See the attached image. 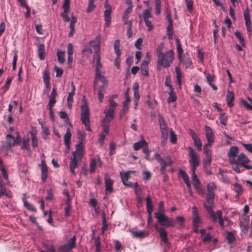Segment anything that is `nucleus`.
I'll return each instance as SVG.
<instances>
[{"instance_id": "nucleus-56", "label": "nucleus", "mask_w": 252, "mask_h": 252, "mask_svg": "<svg viewBox=\"0 0 252 252\" xmlns=\"http://www.w3.org/2000/svg\"><path fill=\"white\" fill-rule=\"evenodd\" d=\"M235 35L237 38L240 40V43L243 46H245V43L244 39L242 35L241 32L239 31H236L235 33Z\"/></svg>"}, {"instance_id": "nucleus-9", "label": "nucleus", "mask_w": 252, "mask_h": 252, "mask_svg": "<svg viewBox=\"0 0 252 252\" xmlns=\"http://www.w3.org/2000/svg\"><path fill=\"white\" fill-rule=\"evenodd\" d=\"M105 184V193L109 194L113 190V181L110 178L107 173L104 175Z\"/></svg>"}, {"instance_id": "nucleus-63", "label": "nucleus", "mask_w": 252, "mask_h": 252, "mask_svg": "<svg viewBox=\"0 0 252 252\" xmlns=\"http://www.w3.org/2000/svg\"><path fill=\"white\" fill-rule=\"evenodd\" d=\"M220 124L225 126L226 125L227 116L225 115V113H221L220 114Z\"/></svg>"}, {"instance_id": "nucleus-64", "label": "nucleus", "mask_w": 252, "mask_h": 252, "mask_svg": "<svg viewBox=\"0 0 252 252\" xmlns=\"http://www.w3.org/2000/svg\"><path fill=\"white\" fill-rule=\"evenodd\" d=\"M60 252H70L71 249L66 244L61 245L59 248Z\"/></svg>"}, {"instance_id": "nucleus-14", "label": "nucleus", "mask_w": 252, "mask_h": 252, "mask_svg": "<svg viewBox=\"0 0 252 252\" xmlns=\"http://www.w3.org/2000/svg\"><path fill=\"white\" fill-rule=\"evenodd\" d=\"M189 134L194 141L195 146L197 150L200 151L202 150V143L197 134L195 133L192 129H189Z\"/></svg>"}, {"instance_id": "nucleus-35", "label": "nucleus", "mask_w": 252, "mask_h": 252, "mask_svg": "<svg viewBox=\"0 0 252 252\" xmlns=\"http://www.w3.org/2000/svg\"><path fill=\"white\" fill-rule=\"evenodd\" d=\"M193 222L194 224H199L200 222V217L198 215L197 211L196 210L195 207L193 208L192 211Z\"/></svg>"}, {"instance_id": "nucleus-18", "label": "nucleus", "mask_w": 252, "mask_h": 252, "mask_svg": "<svg viewBox=\"0 0 252 252\" xmlns=\"http://www.w3.org/2000/svg\"><path fill=\"white\" fill-rule=\"evenodd\" d=\"M98 81H100L103 83V85L101 86L104 87V89L107 84V80L106 78L103 75L101 74V73H99V75L95 74V79L94 82V89H95L97 86V83Z\"/></svg>"}, {"instance_id": "nucleus-20", "label": "nucleus", "mask_w": 252, "mask_h": 252, "mask_svg": "<svg viewBox=\"0 0 252 252\" xmlns=\"http://www.w3.org/2000/svg\"><path fill=\"white\" fill-rule=\"evenodd\" d=\"M236 163L241 166H243L245 164L248 163L250 162V160L248 158L246 155L244 153H241L237 157Z\"/></svg>"}, {"instance_id": "nucleus-28", "label": "nucleus", "mask_w": 252, "mask_h": 252, "mask_svg": "<svg viewBox=\"0 0 252 252\" xmlns=\"http://www.w3.org/2000/svg\"><path fill=\"white\" fill-rule=\"evenodd\" d=\"M19 3H20L21 6L24 7L26 8L27 11L25 13V17L28 19L30 16L31 9L29 6L27 5L25 0H17Z\"/></svg>"}, {"instance_id": "nucleus-13", "label": "nucleus", "mask_w": 252, "mask_h": 252, "mask_svg": "<svg viewBox=\"0 0 252 252\" xmlns=\"http://www.w3.org/2000/svg\"><path fill=\"white\" fill-rule=\"evenodd\" d=\"M238 153L239 150L237 147L233 146L230 148L228 153V156L230 159V163H236L237 162L235 158H236Z\"/></svg>"}, {"instance_id": "nucleus-39", "label": "nucleus", "mask_w": 252, "mask_h": 252, "mask_svg": "<svg viewBox=\"0 0 252 252\" xmlns=\"http://www.w3.org/2000/svg\"><path fill=\"white\" fill-rule=\"evenodd\" d=\"M23 201L24 204L25 206L29 210L31 211H33L34 212H36V210L35 208L31 203H29L28 200L25 198H23Z\"/></svg>"}, {"instance_id": "nucleus-59", "label": "nucleus", "mask_w": 252, "mask_h": 252, "mask_svg": "<svg viewBox=\"0 0 252 252\" xmlns=\"http://www.w3.org/2000/svg\"><path fill=\"white\" fill-rule=\"evenodd\" d=\"M42 137L44 139H46L47 136L49 134V130L46 126H42Z\"/></svg>"}, {"instance_id": "nucleus-16", "label": "nucleus", "mask_w": 252, "mask_h": 252, "mask_svg": "<svg viewBox=\"0 0 252 252\" xmlns=\"http://www.w3.org/2000/svg\"><path fill=\"white\" fill-rule=\"evenodd\" d=\"M206 135L208 141V144L211 146L214 142V137L212 128L208 126H205Z\"/></svg>"}, {"instance_id": "nucleus-41", "label": "nucleus", "mask_w": 252, "mask_h": 252, "mask_svg": "<svg viewBox=\"0 0 252 252\" xmlns=\"http://www.w3.org/2000/svg\"><path fill=\"white\" fill-rule=\"evenodd\" d=\"M164 45V43L161 42L157 46L156 48V52L158 57H159V56H161V55L165 53L163 52Z\"/></svg>"}, {"instance_id": "nucleus-26", "label": "nucleus", "mask_w": 252, "mask_h": 252, "mask_svg": "<svg viewBox=\"0 0 252 252\" xmlns=\"http://www.w3.org/2000/svg\"><path fill=\"white\" fill-rule=\"evenodd\" d=\"M128 90L129 88L127 89L125 94L126 95V100L123 102V108L122 110V111H123L124 113H125L128 110V105L130 101V98L128 95Z\"/></svg>"}, {"instance_id": "nucleus-27", "label": "nucleus", "mask_w": 252, "mask_h": 252, "mask_svg": "<svg viewBox=\"0 0 252 252\" xmlns=\"http://www.w3.org/2000/svg\"><path fill=\"white\" fill-rule=\"evenodd\" d=\"M146 200L148 215L152 214L153 210V205L151 196L150 195H148L146 198Z\"/></svg>"}, {"instance_id": "nucleus-1", "label": "nucleus", "mask_w": 252, "mask_h": 252, "mask_svg": "<svg viewBox=\"0 0 252 252\" xmlns=\"http://www.w3.org/2000/svg\"><path fill=\"white\" fill-rule=\"evenodd\" d=\"M174 59V52L172 50L166 52L158 57L157 67L158 70H160L162 67L168 68L173 63Z\"/></svg>"}, {"instance_id": "nucleus-62", "label": "nucleus", "mask_w": 252, "mask_h": 252, "mask_svg": "<svg viewBox=\"0 0 252 252\" xmlns=\"http://www.w3.org/2000/svg\"><path fill=\"white\" fill-rule=\"evenodd\" d=\"M170 140L172 144H175L177 142V136L172 129L170 130Z\"/></svg>"}, {"instance_id": "nucleus-46", "label": "nucleus", "mask_w": 252, "mask_h": 252, "mask_svg": "<svg viewBox=\"0 0 252 252\" xmlns=\"http://www.w3.org/2000/svg\"><path fill=\"white\" fill-rule=\"evenodd\" d=\"M76 237L74 236L72 238L69 239L65 244L71 250L75 246Z\"/></svg>"}, {"instance_id": "nucleus-44", "label": "nucleus", "mask_w": 252, "mask_h": 252, "mask_svg": "<svg viewBox=\"0 0 252 252\" xmlns=\"http://www.w3.org/2000/svg\"><path fill=\"white\" fill-rule=\"evenodd\" d=\"M169 97L167 98V102L170 103L172 102H174L176 101L177 97L176 96L175 94H174L173 89L170 90V92L169 93Z\"/></svg>"}, {"instance_id": "nucleus-22", "label": "nucleus", "mask_w": 252, "mask_h": 252, "mask_svg": "<svg viewBox=\"0 0 252 252\" xmlns=\"http://www.w3.org/2000/svg\"><path fill=\"white\" fill-rule=\"evenodd\" d=\"M150 63V61H143L141 64V71L142 74L146 77L149 76V73L148 69V64Z\"/></svg>"}, {"instance_id": "nucleus-60", "label": "nucleus", "mask_w": 252, "mask_h": 252, "mask_svg": "<svg viewBox=\"0 0 252 252\" xmlns=\"http://www.w3.org/2000/svg\"><path fill=\"white\" fill-rule=\"evenodd\" d=\"M32 146L33 147H36L38 146V140L36 135L34 133H32Z\"/></svg>"}, {"instance_id": "nucleus-7", "label": "nucleus", "mask_w": 252, "mask_h": 252, "mask_svg": "<svg viewBox=\"0 0 252 252\" xmlns=\"http://www.w3.org/2000/svg\"><path fill=\"white\" fill-rule=\"evenodd\" d=\"M93 63H95V74L99 75V73H101L102 69V64L100 63V56L99 53H97L96 52H94Z\"/></svg>"}, {"instance_id": "nucleus-29", "label": "nucleus", "mask_w": 252, "mask_h": 252, "mask_svg": "<svg viewBox=\"0 0 252 252\" xmlns=\"http://www.w3.org/2000/svg\"><path fill=\"white\" fill-rule=\"evenodd\" d=\"M94 42L95 43L94 45V52L99 53L100 50V44L101 42V35L100 34L96 36Z\"/></svg>"}, {"instance_id": "nucleus-21", "label": "nucleus", "mask_w": 252, "mask_h": 252, "mask_svg": "<svg viewBox=\"0 0 252 252\" xmlns=\"http://www.w3.org/2000/svg\"><path fill=\"white\" fill-rule=\"evenodd\" d=\"M113 119H110L109 117L105 116L102 120V126L103 128V132L106 134H108L109 131V124Z\"/></svg>"}, {"instance_id": "nucleus-25", "label": "nucleus", "mask_w": 252, "mask_h": 252, "mask_svg": "<svg viewBox=\"0 0 252 252\" xmlns=\"http://www.w3.org/2000/svg\"><path fill=\"white\" fill-rule=\"evenodd\" d=\"M70 0H64V2L63 5V11L61 13V15L62 17L68 14L70 11Z\"/></svg>"}, {"instance_id": "nucleus-34", "label": "nucleus", "mask_w": 252, "mask_h": 252, "mask_svg": "<svg viewBox=\"0 0 252 252\" xmlns=\"http://www.w3.org/2000/svg\"><path fill=\"white\" fill-rule=\"evenodd\" d=\"M176 42L177 44V52H178V58L180 61H181L183 59L182 54H183V52L182 48V46H181V44L180 42L179 39H178V38L176 39Z\"/></svg>"}, {"instance_id": "nucleus-58", "label": "nucleus", "mask_w": 252, "mask_h": 252, "mask_svg": "<svg viewBox=\"0 0 252 252\" xmlns=\"http://www.w3.org/2000/svg\"><path fill=\"white\" fill-rule=\"evenodd\" d=\"M212 160V156H206L205 158L203 159V166H210Z\"/></svg>"}, {"instance_id": "nucleus-54", "label": "nucleus", "mask_w": 252, "mask_h": 252, "mask_svg": "<svg viewBox=\"0 0 252 252\" xmlns=\"http://www.w3.org/2000/svg\"><path fill=\"white\" fill-rule=\"evenodd\" d=\"M151 9H148L146 10H144L143 11V17L144 20L148 19L149 18L152 17L153 16L151 14Z\"/></svg>"}, {"instance_id": "nucleus-30", "label": "nucleus", "mask_w": 252, "mask_h": 252, "mask_svg": "<svg viewBox=\"0 0 252 252\" xmlns=\"http://www.w3.org/2000/svg\"><path fill=\"white\" fill-rule=\"evenodd\" d=\"M158 121L160 130L167 129V126L164 120V118L160 114L158 115Z\"/></svg>"}, {"instance_id": "nucleus-5", "label": "nucleus", "mask_w": 252, "mask_h": 252, "mask_svg": "<svg viewBox=\"0 0 252 252\" xmlns=\"http://www.w3.org/2000/svg\"><path fill=\"white\" fill-rule=\"evenodd\" d=\"M155 229L159 233L161 240L164 243L165 247L169 248L170 243L168 241L167 231L162 227H159L158 225L155 226Z\"/></svg>"}, {"instance_id": "nucleus-37", "label": "nucleus", "mask_w": 252, "mask_h": 252, "mask_svg": "<svg viewBox=\"0 0 252 252\" xmlns=\"http://www.w3.org/2000/svg\"><path fill=\"white\" fill-rule=\"evenodd\" d=\"M72 87V90L71 92H70L68 94V96L67 98V101H73V95L75 94V86L73 82H72L71 84Z\"/></svg>"}, {"instance_id": "nucleus-40", "label": "nucleus", "mask_w": 252, "mask_h": 252, "mask_svg": "<svg viewBox=\"0 0 252 252\" xmlns=\"http://www.w3.org/2000/svg\"><path fill=\"white\" fill-rule=\"evenodd\" d=\"M102 226L101 227V232L103 234V233H104L105 231L108 228V225L107 224L106 216H105V214L104 212H103V213L102 214Z\"/></svg>"}, {"instance_id": "nucleus-53", "label": "nucleus", "mask_w": 252, "mask_h": 252, "mask_svg": "<svg viewBox=\"0 0 252 252\" xmlns=\"http://www.w3.org/2000/svg\"><path fill=\"white\" fill-rule=\"evenodd\" d=\"M207 204H204V206L206 209L208 213L211 215L213 214L214 213L213 210V207L214 206V202H212V204H210V203H207Z\"/></svg>"}, {"instance_id": "nucleus-49", "label": "nucleus", "mask_w": 252, "mask_h": 252, "mask_svg": "<svg viewBox=\"0 0 252 252\" xmlns=\"http://www.w3.org/2000/svg\"><path fill=\"white\" fill-rule=\"evenodd\" d=\"M105 91V89H104L103 86H101L99 88V90L97 92V96L98 99L100 102H102L103 101V99L104 97V95L103 94V92Z\"/></svg>"}, {"instance_id": "nucleus-38", "label": "nucleus", "mask_w": 252, "mask_h": 252, "mask_svg": "<svg viewBox=\"0 0 252 252\" xmlns=\"http://www.w3.org/2000/svg\"><path fill=\"white\" fill-rule=\"evenodd\" d=\"M130 171L125 172L124 173H120L122 180L124 185H126V183L128 182V180L130 178Z\"/></svg>"}, {"instance_id": "nucleus-19", "label": "nucleus", "mask_w": 252, "mask_h": 252, "mask_svg": "<svg viewBox=\"0 0 252 252\" xmlns=\"http://www.w3.org/2000/svg\"><path fill=\"white\" fill-rule=\"evenodd\" d=\"M6 145L5 147L6 150H9L11 147H14L16 145L15 138L11 134H8L6 136Z\"/></svg>"}, {"instance_id": "nucleus-17", "label": "nucleus", "mask_w": 252, "mask_h": 252, "mask_svg": "<svg viewBox=\"0 0 252 252\" xmlns=\"http://www.w3.org/2000/svg\"><path fill=\"white\" fill-rule=\"evenodd\" d=\"M41 179L43 182L45 183L48 177V167L44 159L41 160Z\"/></svg>"}, {"instance_id": "nucleus-45", "label": "nucleus", "mask_w": 252, "mask_h": 252, "mask_svg": "<svg viewBox=\"0 0 252 252\" xmlns=\"http://www.w3.org/2000/svg\"><path fill=\"white\" fill-rule=\"evenodd\" d=\"M57 57H58V60L59 63H64L65 59H64V56H65V53L63 51H58L57 53Z\"/></svg>"}, {"instance_id": "nucleus-24", "label": "nucleus", "mask_w": 252, "mask_h": 252, "mask_svg": "<svg viewBox=\"0 0 252 252\" xmlns=\"http://www.w3.org/2000/svg\"><path fill=\"white\" fill-rule=\"evenodd\" d=\"M226 99L227 106L229 107H232L234 105L233 100L234 99V94L232 91L228 90Z\"/></svg>"}, {"instance_id": "nucleus-57", "label": "nucleus", "mask_w": 252, "mask_h": 252, "mask_svg": "<svg viewBox=\"0 0 252 252\" xmlns=\"http://www.w3.org/2000/svg\"><path fill=\"white\" fill-rule=\"evenodd\" d=\"M227 240L229 243H232L235 241V237L232 232H228L227 233Z\"/></svg>"}, {"instance_id": "nucleus-4", "label": "nucleus", "mask_w": 252, "mask_h": 252, "mask_svg": "<svg viewBox=\"0 0 252 252\" xmlns=\"http://www.w3.org/2000/svg\"><path fill=\"white\" fill-rule=\"evenodd\" d=\"M155 158L161 165L160 172L161 174L167 176V174L165 173L166 168L168 165H170L173 163V161L170 157H166L162 158L158 153H156L155 154Z\"/></svg>"}, {"instance_id": "nucleus-6", "label": "nucleus", "mask_w": 252, "mask_h": 252, "mask_svg": "<svg viewBox=\"0 0 252 252\" xmlns=\"http://www.w3.org/2000/svg\"><path fill=\"white\" fill-rule=\"evenodd\" d=\"M104 6L105 8V10L104 13L105 21V25L106 27H109L110 26L111 21V13L112 12V8L107 0L105 1Z\"/></svg>"}, {"instance_id": "nucleus-32", "label": "nucleus", "mask_w": 252, "mask_h": 252, "mask_svg": "<svg viewBox=\"0 0 252 252\" xmlns=\"http://www.w3.org/2000/svg\"><path fill=\"white\" fill-rule=\"evenodd\" d=\"M134 237L143 238L148 236V233L145 231H136L132 232Z\"/></svg>"}, {"instance_id": "nucleus-8", "label": "nucleus", "mask_w": 252, "mask_h": 252, "mask_svg": "<svg viewBox=\"0 0 252 252\" xmlns=\"http://www.w3.org/2000/svg\"><path fill=\"white\" fill-rule=\"evenodd\" d=\"M188 150L189 151V155L190 158L189 161L190 164L199 165L200 163L199 160L194 149L192 147H189Z\"/></svg>"}, {"instance_id": "nucleus-36", "label": "nucleus", "mask_w": 252, "mask_h": 252, "mask_svg": "<svg viewBox=\"0 0 252 252\" xmlns=\"http://www.w3.org/2000/svg\"><path fill=\"white\" fill-rule=\"evenodd\" d=\"M233 189L237 193V197H239V196L241 195L243 192L242 186L238 183H235L234 184Z\"/></svg>"}, {"instance_id": "nucleus-2", "label": "nucleus", "mask_w": 252, "mask_h": 252, "mask_svg": "<svg viewBox=\"0 0 252 252\" xmlns=\"http://www.w3.org/2000/svg\"><path fill=\"white\" fill-rule=\"evenodd\" d=\"M81 121L84 125L86 129L91 131V128L90 126V112L89 107L87 105V100L85 96H84L81 101Z\"/></svg>"}, {"instance_id": "nucleus-51", "label": "nucleus", "mask_w": 252, "mask_h": 252, "mask_svg": "<svg viewBox=\"0 0 252 252\" xmlns=\"http://www.w3.org/2000/svg\"><path fill=\"white\" fill-rule=\"evenodd\" d=\"M179 174L181 177L183 178L185 183L189 182V179L187 174L183 170H179Z\"/></svg>"}, {"instance_id": "nucleus-55", "label": "nucleus", "mask_w": 252, "mask_h": 252, "mask_svg": "<svg viewBox=\"0 0 252 252\" xmlns=\"http://www.w3.org/2000/svg\"><path fill=\"white\" fill-rule=\"evenodd\" d=\"M96 166V159L95 158L92 159L90 163V172L91 173H94L95 170Z\"/></svg>"}, {"instance_id": "nucleus-10", "label": "nucleus", "mask_w": 252, "mask_h": 252, "mask_svg": "<svg viewBox=\"0 0 252 252\" xmlns=\"http://www.w3.org/2000/svg\"><path fill=\"white\" fill-rule=\"evenodd\" d=\"M244 18L245 21L247 32L252 35V28L250 20V12L248 8L244 11Z\"/></svg>"}, {"instance_id": "nucleus-33", "label": "nucleus", "mask_w": 252, "mask_h": 252, "mask_svg": "<svg viewBox=\"0 0 252 252\" xmlns=\"http://www.w3.org/2000/svg\"><path fill=\"white\" fill-rule=\"evenodd\" d=\"M146 145L147 142L145 141V140L143 139L141 141L135 143L133 145V149L135 151H137L140 149L144 147Z\"/></svg>"}, {"instance_id": "nucleus-50", "label": "nucleus", "mask_w": 252, "mask_h": 252, "mask_svg": "<svg viewBox=\"0 0 252 252\" xmlns=\"http://www.w3.org/2000/svg\"><path fill=\"white\" fill-rule=\"evenodd\" d=\"M217 215L219 219V223L220 225L223 228L224 226V221L222 218V212L220 210L217 211Z\"/></svg>"}, {"instance_id": "nucleus-61", "label": "nucleus", "mask_w": 252, "mask_h": 252, "mask_svg": "<svg viewBox=\"0 0 252 252\" xmlns=\"http://www.w3.org/2000/svg\"><path fill=\"white\" fill-rule=\"evenodd\" d=\"M0 170L1 171V174L3 177V178L7 181V183L9 184V181L8 179V176L5 168L3 166H2L0 168Z\"/></svg>"}, {"instance_id": "nucleus-47", "label": "nucleus", "mask_w": 252, "mask_h": 252, "mask_svg": "<svg viewBox=\"0 0 252 252\" xmlns=\"http://www.w3.org/2000/svg\"><path fill=\"white\" fill-rule=\"evenodd\" d=\"M214 192H208L206 196V200L207 203H210V204H212V202H214Z\"/></svg>"}, {"instance_id": "nucleus-23", "label": "nucleus", "mask_w": 252, "mask_h": 252, "mask_svg": "<svg viewBox=\"0 0 252 252\" xmlns=\"http://www.w3.org/2000/svg\"><path fill=\"white\" fill-rule=\"evenodd\" d=\"M71 137V133L70 129L69 128H67L66 129V133H65L64 135V144L65 145V146L67 150H69L70 148V139Z\"/></svg>"}, {"instance_id": "nucleus-11", "label": "nucleus", "mask_w": 252, "mask_h": 252, "mask_svg": "<svg viewBox=\"0 0 252 252\" xmlns=\"http://www.w3.org/2000/svg\"><path fill=\"white\" fill-rule=\"evenodd\" d=\"M82 158L77 157L75 155L72 156L70 158V162L69 164V169L70 172L73 175H75L76 173L74 169L78 166V163L82 161Z\"/></svg>"}, {"instance_id": "nucleus-31", "label": "nucleus", "mask_w": 252, "mask_h": 252, "mask_svg": "<svg viewBox=\"0 0 252 252\" xmlns=\"http://www.w3.org/2000/svg\"><path fill=\"white\" fill-rule=\"evenodd\" d=\"M38 53L40 59L43 60L45 58V46L43 44H40L38 45Z\"/></svg>"}, {"instance_id": "nucleus-12", "label": "nucleus", "mask_w": 252, "mask_h": 252, "mask_svg": "<svg viewBox=\"0 0 252 252\" xmlns=\"http://www.w3.org/2000/svg\"><path fill=\"white\" fill-rule=\"evenodd\" d=\"M166 19L168 20V24L167 27V34L169 39H171L173 38V21L171 18V15L169 12H167L166 14Z\"/></svg>"}, {"instance_id": "nucleus-3", "label": "nucleus", "mask_w": 252, "mask_h": 252, "mask_svg": "<svg viewBox=\"0 0 252 252\" xmlns=\"http://www.w3.org/2000/svg\"><path fill=\"white\" fill-rule=\"evenodd\" d=\"M155 217L161 226L174 227L176 224V222L174 219L166 217L163 213L156 212L155 213Z\"/></svg>"}, {"instance_id": "nucleus-52", "label": "nucleus", "mask_w": 252, "mask_h": 252, "mask_svg": "<svg viewBox=\"0 0 252 252\" xmlns=\"http://www.w3.org/2000/svg\"><path fill=\"white\" fill-rule=\"evenodd\" d=\"M114 110H113L111 108H109L107 110H105L104 111V113L105 114L106 117H109L110 119H114Z\"/></svg>"}, {"instance_id": "nucleus-43", "label": "nucleus", "mask_w": 252, "mask_h": 252, "mask_svg": "<svg viewBox=\"0 0 252 252\" xmlns=\"http://www.w3.org/2000/svg\"><path fill=\"white\" fill-rule=\"evenodd\" d=\"M59 116L61 119H64L65 123L68 124L70 126H72V125L69 122V118L65 111L60 112Z\"/></svg>"}, {"instance_id": "nucleus-42", "label": "nucleus", "mask_w": 252, "mask_h": 252, "mask_svg": "<svg viewBox=\"0 0 252 252\" xmlns=\"http://www.w3.org/2000/svg\"><path fill=\"white\" fill-rule=\"evenodd\" d=\"M240 226L241 228L242 231L245 233L246 234L248 233L249 230V224L247 222L244 223L242 221H240Z\"/></svg>"}, {"instance_id": "nucleus-15", "label": "nucleus", "mask_w": 252, "mask_h": 252, "mask_svg": "<svg viewBox=\"0 0 252 252\" xmlns=\"http://www.w3.org/2000/svg\"><path fill=\"white\" fill-rule=\"evenodd\" d=\"M74 155H75L78 158H82L84 152L82 140H79V143L76 145V151L72 152V156Z\"/></svg>"}, {"instance_id": "nucleus-48", "label": "nucleus", "mask_w": 252, "mask_h": 252, "mask_svg": "<svg viewBox=\"0 0 252 252\" xmlns=\"http://www.w3.org/2000/svg\"><path fill=\"white\" fill-rule=\"evenodd\" d=\"M161 144L162 145H164V141H166L168 137V132L167 129L161 130Z\"/></svg>"}]
</instances>
